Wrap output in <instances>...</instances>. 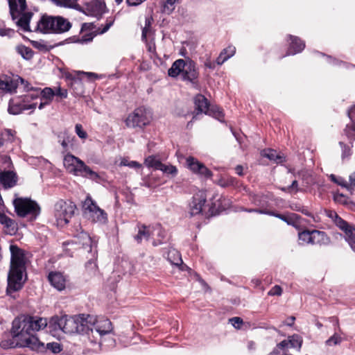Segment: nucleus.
<instances>
[{
    "label": "nucleus",
    "mask_w": 355,
    "mask_h": 355,
    "mask_svg": "<svg viewBox=\"0 0 355 355\" xmlns=\"http://www.w3.org/2000/svg\"><path fill=\"white\" fill-rule=\"evenodd\" d=\"M41 96L38 97L34 94L26 95L21 103L10 101L8 112L12 114H18L24 110L35 109L37 105L39 109L49 104L54 98L59 101L67 96V90H41Z\"/></svg>",
    "instance_id": "nucleus-1"
},
{
    "label": "nucleus",
    "mask_w": 355,
    "mask_h": 355,
    "mask_svg": "<svg viewBox=\"0 0 355 355\" xmlns=\"http://www.w3.org/2000/svg\"><path fill=\"white\" fill-rule=\"evenodd\" d=\"M11 253L10 268L8 277L7 293H11L20 290L25 280L23 275L26 272L28 261L27 253L15 245L10 246Z\"/></svg>",
    "instance_id": "nucleus-2"
},
{
    "label": "nucleus",
    "mask_w": 355,
    "mask_h": 355,
    "mask_svg": "<svg viewBox=\"0 0 355 355\" xmlns=\"http://www.w3.org/2000/svg\"><path fill=\"white\" fill-rule=\"evenodd\" d=\"M71 27V23L62 17L43 15L37 21L35 30L42 33H62Z\"/></svg>",
    "instance_id": "nucleus-3"
},
{
    "label": "nucleus",
    "mask_w": 355,
    "mask_h": 355,
    "mask_svg": "<svg viewBox=\"0 0 355 355\" xmlns=\"http://www.w3.org/2000/svg\"><path fill=\"white\" fill-rule=\"evenodd\" d=\"M168 73L171 77L181 75L183 80L193 83H197L199 75L195 62L190 60L183 59L175 61L168 69Z\"/></svg>",
    "instance_id": "nucleus-4"
},
{
    "label": "nucleus",
    "mask_w": 355,
    "mask_h": 355,
    "mask_svg": "<svg viewBox=\"0 0 355 355\" xmlns=\"http://www.w3.org/2000/svg\"><path fill=\"white\" fill-rule=\"evenodd\" d=\"M12 334L17 342V345L21 347H28L37 352L45 351L44 344L39 340L33 332L20 331V329L12 324Z\"/></svg>",
    "instance_id": "nucleus-5"
},
{
    "label": "nucleus",
    "mask_w": 355,
    "mask_h": 355,
    "mask_svg": "<svg viewBox=\"0 0 355 355\" xmlns=\"http://www.w3.org/2000/svg\"><path fill=\"white\" fill-rule=\"evenodd\" d=\"M63 164L66 169L75 175H83L92 180H97L99 175L93 171L82 160L71 154L64 156Z\"/></svg>",
    "instance_id": "nucleus-6"
},
{
    "label": "nucleus",
    "mask_w": 355,
    "mask_h": 355,
    "mask_svg": "<svg viewBox=\"0 0 355 355\" xmlns=\"http://www.w3.org/2000/svg\"><path fill=\"white\" fill-rule=\"evenodd\" d=\"M153 119V114L150 109L139 107L128 116L125 120V125L128 128H139L142 129L150 125Z\"/></svg>",
    "instance_id": "nucleus-7"
},
{
    "label": "nucleus",
    "mask_w": 355,
    "mask_h": 355,
    "mask_svg": "<svg viewBox=\"0 0 355 355\" xmlns=\"http://www.w3.org/2000/svg\"><path fill=\"white\" fill-rule=\"evenodd\" d=\"M193 103L196 112H192V120H196L199 114H206L212 115L217 119L222 121L224 114L223 111L217 106L211 105L207 98L203 95L198 94L194 97Z\"/></svg>",
    "instance_id": "nucleus-8"
},
{
    "label": "nucleus",
    "mask_w": 355,
    "mask_h": 355,
    "mask_svg": "<svg viewBox=\"0 0 355 355\" xmlns=\"http://www.w3.org/2000/svg\"><path fill=\"white\" fill-rule=\"evenodd\" d=\"M76 206L70 201L58 200L54 205V217L58 226L67 225L74 214Z\"/></svg>",
    "instance_id": "nucleus-9"
},
{
    "label": "nucleus",
    "mask_w": 355,
    "mask_h": 355,
    "mask_svg": "<svg viewBox=\"0 0 355 355\" xmlns=\"http://www.w3.org/2000/svg\"><path fill=\"white\" fill-rule=\"evenodd\" d=\"M83 212L84 216L92 222L105 223L107 220V214L89 196H87L83 202Z\"/></svg>",
    "instance_id": "nucleus-10"
},
{
    "label": "nucleus",
    "mask_w": 355,
    "mask_h": 355,
    "mask_svg": "<svg viewBox=\"0 0 355 355\" xmlns=\"http://www.w3.org/2000/svg\"><path fill=\"white\" fill-rule=\"evenodd\" d=\"M13 205L17 214L20 217L30 216L31 219H35L40 214L38 205L28 198H15Z\"/></svg>",
    "instance_id": "nucleus-11"
},
{
    "label": "nucleus",
    "mask_w": 355,
    "mask_h": 355,
    "mask_svg": "<svg viewBox=\"0 0 355 355\" xmlns=\"http://www.w3.org/2000/svg\"><path fill=\"white\" fill-rule=\"evenodd\" d=\"M12 324L20 329V331H30L35 333L44 329L47 325L46 318L38 317H24L23 318L15 319Z\"/></svg>",
    "instance_id": "nucleus-12"
},
{
    "label": "nucleus",
    "mask_w": 355,
    "mask_h": 355,
    "mask_svg": "<svg viewBox=\"0 0 355 355\" xmlns=\"http://www.w3.org/2000/svg\"><path fill=\"white\" fill-rule=\"evenodd\" d=\"M75 8L83 11L87 15L98 17L103 14L105 5L98 0H78Z\"/></svg>",
    "instance_id": "nucleus-13"
},
{
    "label": "nucleus",
    "mask_w": 355,
    "mask_h": 355,
    "mask_svg": "<svg viewBox=\"0 0 355 355\" xmlns=\"http://www.w3.org/2000/svg\"><path fill=\"white\" fill-rule=\"evenodd\" d=\"M28 87V82L18 75L12 73L0 75V89H26Z\"/></svg>",
    "instance_id": "nucleus-14"
},
{
    "label": "nucleus",
    "mask_w": 355,
    "mask_h": 355,
    "mask_svg": "<svg viewBox=\"0 0 355 355\" xmlns=\"http://www.w3.org/2000/svg\"><path fill=\"white\" fill-rule=\"evenodd\" d=\"M55 328H58L67 334H73L77 331L74 316H55L52 318Z\"/></svg>",
    "instance_id": "nucleus-15"
},
{
    "label": "nucleus",
    "mask_w": 355,
    "mask_h": 355,
    "mask_svg": "<svg viewBox=\"0 0 355 355\" xmlns=\"http://www.w3.org/2000/svg\"><path fill=\"white\" fill-rule=\"evenodd\" d=\"M186 166L193 173L200 177L209 178L212 176L211 171L206 166L199 162L196 158L189 156L186 158Z\"/></svg>",
    "instance_id": "nucleus-16"
},
{
    "label": "nucleus",
    "mask_w": 355,
    "mask_h": 355,
    "mask_svg": "<svg viewBox=\"0 0 355 355\" xmlns=\"http://www.w3.org/2000/svg\"><path fill=\"white\" fill-rule=\"evenodd\" d=\"M77 331L76 333H87L89 330L93 331V325L96 318L89 315H79L74 316Z\"/></svg>",
    "instance_id": "nucleus-17"
},
{
    "label": "nucleus",
    "mask_w": 355,
    "mask_h": 355,
    "mask_svg": "<svg viewBox=\"0 0 355 355\" xmlns=\"http://www.w3.org/2000/svg\"><path fill=\"white\" fill-rule=\"evenodd\" d=\"M335 224L345 234V239L355 252V228L349 227L347 222L343 220L340 217H338L334 221Z\"/></svg>",
    "instance_id": "nucleus-18"
},
{
    "label": "nucleus",
    "mask_w": 355,
    "mask_h": 355,
    "mask_svg": "<svg viewBox=\"0 0 355 355\" xmlns=\"http://www.w3.org/2000/svg\"><path fill=\"white\" fill-rule=\"evenodd\" d=\"M207 200V195L205 191H199L196 193L189 204L190 213L191 215H197L202 210V207Z\"/></svg>",
    "instance_id": "nucleus-19"
},
{
    "label": "nucleus",
    "mask_w": 355,
    "mask_h": 355,
    "mask_svg": "<svg viewBox=\"0 0 355 355\" xmlns=\"http://www.w3.org/2000/svg\"><path fill=\"white\" fill-rule=\"evenodd\" d=\"M17 175L13 171H0V183L3 188L9 189L13 187L17 184Z\"/></svg>",
    "instance_id": "nucleus-20"
},
{
    "label": "nucleus",
    "mask_w": 355,
    "mask_h": 355,
    "mask_svg": "<svg viewBox=\"0 0 355 355\" xmlns=\"http://www.w3.org/2000/svg\"><path fill=\"white\" fill-rule=\"evenodd\" d=\"M248 211H254V212H257V213H259L261 214H267V215L272 216H275V217H277V218L281 219L282 220L286 223L288 225H295L296 219L297 218V215L295 214H292L290 215H282L280 214L275 213L274 211L262 210V209H252V210H248Z\"/></svg>",
    "instance_id": "nucleus-21"
},
{
    "label": "nucleus",
    "mask_w": 355,
    "mask_h": 355,
    "mask_svg": "<svg viewBox=\"0 0 355 355\" xmlns=\"http://www.w3.org/2000/svg\"><path fill=\"white\" fill-rule=\"evenodd\" d=\"M51 284L58 291H62L65 288L66 279L61 272H51L48 276Z\"/></svg>",
    "instance_id": "nucleus-22"
},
{
    "label": "nucleus",
    "mask_w": 355,
    "mask_h": 355,
    "mask_svg": "<svg viewBox=\"0 0 355 355\" xmlns=\"http://www.w3.org/2000/svg\"><path fill=\"white\" fill-rule=\"evenodd\" d=\"M10 14L13 19L19 17L26 8V0H8Z\"/></svg>",
    "instance_id": "nucleus-23"
},
{
    "label": "nucleus",
    "mask_w": 355,
    "mask_h": 355,
    "mask_svg": "<svg viewBox=\"0 0 355 355\" xmlns=\"http://www.w3.org/2000/svg\"><path fill=\"white\" fill-rule=\"evenodd\" d=\"M93 327L101 336L109 334L112 329V323L107 319L96 320L92 328Z\"/></svg>",
    "instance_id": "nucleus-24"
},
{
    "label": "nucleus",
    "mask_w": 355,
    "mask_h": 355,
    "mask_svg": "<svg viewBox=\"0 0 355 355\" xmlns=\"http://www.w3.org/2000/svg\"><path fill=\"white\" fill-rule=\"evenodd\" d=\"M290 47L287 55H294L300 53L305 46L303 41L299 37L291 35L290 37Z\"/></svg>",
    "instance_id": "nucleus-25"
},
{
    "label": "nucleus",
    "mask_w": 355,
    "mask_h": 355,
    "mask_svg": "<svg viewBox=\"0 0 355 355\" xmlns=\"http://www.w3.org/2000/svg\"><path fill=\"white\" fill-rule=\"evenodd\" d=\"M138 233L134 236L135 240L140 243L144 240H148L152 234L151 227L145 225H138Z\"/></svg>",
    "instance_id": "nucleus-26"
},
{
    "label": "nucleus",
    "mask_w": 355,
    "mask_h": 355,
    "mask_svg": "<svg viewBox=\"0 0 355 355\" xmlns=\"http://www.w3.org/2000/svg\"><path fill=\"white\" fill-rule=\"evenodd\" d=\"M329 239L324 232L318 230L311 231V245L327 244Z\"/></svg>",
    "instance_id": "nucleus-27"
},
{
    "label": "nucleus",
    "mask_w": 355,
    "mask_h": 355,
    "mask_svg": "<svg viewBox=\"0 0 355 355\" xmlns=\"http://www.w3.org/2000/svg\"><path fill=\"white\" fill-rule=\"evenodd\" d=\"M0 223L6 228V231L12 234L15 232L16 227L13 220L0 211Z\"/></svg>",
    "instance_id": "nucleus-28"
},
{
    "label": "nucleus",
    "mask_w": 355,
    "mask_h": 355,
    "mask_svg": "<svg viewBox=\"0 0 355 355\" xmlns=\"http://www.w3.org/2000/svg\"><path fill=\"white\" fill-rule=\"evenodd\" d=\"M262 156L268 158L271 161H274L275 163H282L285 161V158L278 154L276 150L272 149L264 150L261 153Z\"/></svg>",
    "instance_id": "nucleus-29"
},
{
    "label": "nucleus",
    "mask_w": 355,
    "mask_h": 355,
    "mask_svg": "<svg viewBox=\"0 0 355 355\" xmlns=\"http://www.w3.org/2000/svg\"><path fill=\"white\" fill-rule=\"evenodd\" d=\"M17 24V25L24 31H30L29 22L32 17V14L30 12L23 13L21 12Z\"/></svg>",
    "instance_id": "nucleus-30"
},
{
    "label": "nucleus",
    "mask_w": 355,
    "mask_h": 355,
    "mask_svg": "<svg viewBox=\"0 0 355 355\" xmlns=\"http://www.w3.org/2000/svg\"><path fill=\"white\" fill-rule=\"evenodd\" d=\"M77 76V78L73 79L74 83L79 81L83 83L93 81L98 77L96 73L83 71L78 72Z\"/></svg>",
    "instance_id": "nucleus-31"
},
{
    "label": "nucleus",
    "mask_w": 355,
    "mask_h": 355,
    "mask_svg": "<svg viewBox=\"0 0 355 355\" xmlns=\"http://www.w3.org/2000/svg\"><path fill=\"white\" fill-rule=\"evenodd\" d=\"M217 184L222 187L234 186L237 184L236 179L229 175H223L216 182Z\"/></svg>",
    "instance_id": "nucleus-32"
},
{
    "label": "nucleus",
    "mask_w": 355,
    "mask_h": 355,
    "mask_svg": "<svg viewBox=\"0 0 355 355\" xmlns=\"http://www.w3.org/2000/svg\"><path fill=\"white\" fill-rule=\"evenodd\" d=\"M15 139V132L9 129L5 130L0 134V147L3 146L6 141L13 142Z\"/></svg>",
    "instance_id": "nucleus-33"
},
{
    "label": "nucleus",
    "mask_w": 355,
    "mask_h": 355,
    "mask_svg": "<svg viewBox=\"0 0 355 355\" xmlns=\"http://www.w3.org/2000/svg\"><path fill=\"white\" fill-rule=\"evenodd\" d=\"M144 164L148 168L159 170L162 163L156 157L151 155L145 159Z\"/></svg>",
    "instance_id": "nucleus-34"
},
{
    "label": "nucleus",
    "mask_w": 355,
    "mask_h": 355,
    "mask_svg": "<svg viewBox=\"0 0 355 355\" xmlns=\"http://www.w3.org/2000/svg\"><path fill=\"white\" fill-rule=\"evenodd\" d=\"M159 170L167 175H171L172 177L176 176L178 172L177 167L171 164H162Z\"/></svg>",
    "instance_id": "nucleus-35"
},
{
    "label": "nucleus",
    "mask_w": 355,
    "mask_h": 355,
    "mask_svg": "<svg viewBox=\"0 0 355 355\" xmlns=\"http://www.w3.org/2000/svg\"><path fill=\"white\" fill-rule=\"evenodd\" d=\"M290 347L297 348L300 349L302 344V338L299 335H293L289 336L288 338Z\"/></svg>",
    "instance_id": "nucleus-36"
},
{
    "label": "nucleus",
    "mask_w": 355,
    "mask_h": 355,
    "mask_svg": "<svg viewBox=\"0 0 355 355\" xmlns=\"http://www.w3.org/2000/svg\"><path fill=\"white\" fill-rule=\"evenodd\" d=\"M298 238L302 245L311 244V231L304 230L300 232Z\"/></svg>",
    "instance_id": "nucleus-37"
},
{
    "label": "nucleus",
    "mask_w": 355,
    "mask_h": 355,
    "mask_svg": "<svg viewBox=\"0 0 355 355\" xmlns=\"http://www.w3.org/2000/svg\"><path fill=\"white\" fill-rule=\"evenodd\" d=\"M17 52L25 59L28 60L33 57V51L25 46L20 45L17 47Z\"/></svg>",
    "instance_id": "nucleus-38"
},
{
    "label": "nucleus",
    "mask_w": 355,
    "mask_h": 355,
    "mask_svg": "<svg viewBox=\"0 0 355 355\" xmlns=\"http://www.w3.org/2000/svg\"><path fill=\"white\" fill-rule=\"evenodd\" d=\"M46 349H49L53 353L57 354L62 351V346L57 342L49 343L45 345V350Z\"/></svg>",
    "instance_id": "nucleus-39"
},
{
    "label": "nucleus",
    "mask_w": 355,
    "mask_h": 355,
    "mask_svg": "<svg viewBox=\"0 0 355 355\" xmlns=\"http://www.w3.org/2000/svg\"><path fill=\"white\" fill-rule=\"evenodd\" d=\"M78 239H80L79 243H81L83 245V247H91L92 239L87 233L81 232L78 237Z\"/></svg>",
    "instance_id": "nucleus-40"
},
{
    "label": "nucleus",
    "mask_w": 355,
    "mask_h": 355,
    "mask_svg": "<svg viewBox=\"0 0 355 355\" xmlns=\"http://www.w3.org/2000/svg\"><path fill=\"white\" fill-rule=\"evenodd\" d=\"M330 179L331 181H333L334 182H335L336 184L341 186L342 187H345V188H347V189H349V187L347 184V182H346L345 180H344L343 178H340V177H336L335 175L334 174H331L329 176Z\"/></svg>",
    "instance_id": "nucleus-41"
},
{
    "label": "nucleus",
    "mask_w": 355,
    "mask_h": 355,
    "mask_svg": "<svg viewBox=\"0 0 355 355\" xmlns=\"http://www.w3.org/2000/svg\"><path fill=\"white\" fill-rule=\"evenodd\" d=\"M177 0H166V3L163 6V12L170 14L175 8V3Z\"/></svg>",
    "instance_id": "nucleus-42"
},
{
    "label": "nucleus",
    "mask_w": 355,
    "mask_h": 355,
    "mask_svg": "<svg viewBox=\"0 0 355 355\" xmlns=\"http://www.w3.org/2000/svg\"><path fill=\"white\" fill-rule=\"evenodd\" d=\"M56 4L63 6L75 8L78 0H52Z\"/></svg>",
    "instance_id": "nucleus-43"
},
{
    "label": "nucleus",
    "mask_w": 355,
    "mask_h": 355,
    "mask_svg": "<svg viewBox=\"0 0 355 355\" xmlns=\"http://www.w3.org/2000/svg\"><path fill=\"white\" fill-rule=\"evenodd\" d=\"M236 52V48L234 46H229L227 48L224 49L221 52L220 54L223 55V56H225L226 59H229L231 57H232Z\"/></svg>",
    "instance_id": "nucleus-44"
},
{
    "label": "nucleus",
    "mask_w": 355,
    "mask_h": 355,
    "mask_svg": "<svg viewBox=\"0 0 355 355\" xmlns=\"http://www.w3.org/2000/svg\"><path fill=\"white\" fill-rule=\"evenodd\" d=\"M75 132L76 135L82 139H86L87 138V133L83 129L81 124H76L75 126Z\"/></svg>",
    "instance_id": "nucleus-45"
},
{
    "label": "nucleus",
    "mask_w": 355,
    "mask_h": 355,
    "mask_svg": "<svg viewBox=\"0 0 355 355\" xmlns=\"http://www.w3.org/2000/svg\"><path fill=\"white\" fill-rule=\"evenodd\" d=\"M151 24V19L150 18H146L145 20V26L142 30L141 37L142 40H146L148 34L150 33V26Z\"/></svg>",
    "instance_id": "nucleus-46"
},
{
    "label": "nucleus",
    "mask_w": 355,
    "mask_h": 355,
    "mask_svg": "<svg viewBox=\"0 0 355 355\" xmlns=\"http://www.w3.org/2000/svg\"><path fill=\"white\" fill-rule=\"evenodd\" d=\"M120 165H121V166H129L130 168H141V164H139V162H137L136 161H130V162H129L127 159H123L121 162Z\"/></svg>",
    "instance_id": "nucleus-47"
},
{
    "label": "nucleus",
    "mask_w": 355,
    "mask_h": 355,
    "mask_svg": "<svg viewBox=\"0 0 355 355\" xmlns=\"http://www.w3.org/2000/svg\"><path fill=\"white\" fill-rule=\"evenodd\" d=\"M94 37V34L93 33H89L85 35H82V37L78 39V42L81 44H85L91 42Z\"/></svg>",
    "instance_id": "nucleus-48"
},
{
    "label": "nucleus",
    "mask_w": 355,
    "mask_h": 355,
    "mask_svg": "<svg viewBox=\"0 0 355 355\" xmlns=\"http://www.w3.org/2000/svg\"><path fill=\"white\" fill-rule=\"evenodd\" d=\"M340 340L341 338L338 335L334 334L327 340V344L329 345H337L340 343Z\"/></svg>",
    "instance_id": "nucleus-49"
},
{
    "label": "nucleus",
    "mask_w": 355,
    "mask_h": 355,
    "mask_svg": "<svg viewBox=\"0 0 355 355\" xmlns=\"http://www.w3.org/2000/svg\"><path fill=\"white\" fill-rule=\"evenodd\" d=\"M282 288L279 286H273L268 292V295H272V296H274V295H277V296H279L282 295Z\"/></svg>",
    "instance_id": "nucleus-50"
},
{
    "label": "nucleus",
    "mask_w": 355,
    "mask_h": 355,
    "mask_svg": "<svg viewBox=\"0 0 355 355\" xmlns=\"http://www.w3.org/2000/svg\"><path fill=\"white\" fill-rule=\"evenodd\" d=\"M171 255H173L175 257V261H171V263L175 265H179L182 262V259L180 257L179 253L175 250H171L168 253V257Z\"/></svg>",
    "instance_id": "nucleus-51"
},
{
    "label": "nucleus",
    "mask_w": 355,
    "mask_h": 355,
    "mask_svg": "<svg viewBox=\"0 0 355 355\" xmlns=\"http://www.w3.org/2000/svg\"><path fill=\"white\" fill-rule=\"evenodd\" d=\"M230 322L237 329H239L241 327V324L243 323V320L239 318V317H234L230 319Z\"/></svg>",
    "instance_id": "nucleus-52"
},
{
    "label": "nucleus",
    "mask_w": 355,
    "mask_h": 355,
    "mask_svg": "<svg viewBox=\"0 0 355 355\" xmlns=\"http://www.w3.org/2000/svg\"><path fill=\"white\" fill-rule=\"evenodd\" d=\"M325 214L327 217L331 218L334 222L338 217L337 213L333 210H325Z\"/></svg>",
    "instance_id": "nucleus-53"
},
{
    "label": "nucleus",
    "mask_w": 355,
    "mask_h": 355,
    "mask_svg": "<svg viewBox=\"0 0 355 355\" xmlns=\"http://www.w3.org/2000/svg\"><path fill=\"white\" fill-rule=\"evenodd\" d=\"M297 182L296 180L293 181L291 186L286 187V188H282V190L284 191H290L292 189H295L296 191H297Z\"/></svg>",
    "instance_id": "nucleus-54"
},
{
    "label": "nucleus",
    "mask_w": 355,
    "mask_h": 355,
    "mask_svg": "<svg viewBox=\"0 0 355 355\" xmlns=\"http://www.w3.org/2000/svg\"><path fill=\"white\" fill-rule=\"evenodd\" d=\"M277 346H278V347H279L281 349L289 348L290 345H289L288 340H282L281 343H279L278 344Z\"/></svg>",
    "instance_id": "nucleus-55"
},
{
    "label": "nucleus",
    "mask_w": 355,
    "mask_h": 355,
    "mask_svg": "<svg viewBox=\"0 0 355 355\" xmlns=\"http://www.w3.org/2000/svg\"><path fill=\"white\" fill-rule=\"evenodd\" d=\"M226 60H227V59H226V58H225V56H223V55H221L220 53V55H218V57L216 59V64H218V65H221L223 64Z\"/></svg>",
    "instance_id": "nucleus-56"
},
{
    "label": "nucleus",
    "mask_w": 355,
    "mask_h": 355,
    "mask_svg": "<svg viewBox=\"0 0 355 355\" xmlns=\"http://www.w3.org/2000/svg\"><path fill=\"white\" fill-rule=\"evenodd\" d=\"M205 66L206 68L214 69L216 67V63L214 62H211V60H207L205 62Z\"/></svg>",
    "instance_id": "nucleus-57"
},
{
    "label": "nucleus",
    "mask_w": 355,
    "mask_h": 355,
    "mask_svg": "<svg viewBox=\"0 0 355 355\" xmlns=\"http://www.w3.org/2000/svg\"><path fill=\"white\" fill-rule=\"evenodd\" d=\"M143 0H126V2L129 6H137Z\"/></svg>",
    "instance_id": "nucleus-58"
},
{
    "label": "nucleus",
    "mask_w": 355,
    "mask_h": 355,
    "mask_svg": "<svg viewBox=\"0 0 355 355\" xmlns=\"http://www.w3.org/2000/svg\"><path fill=\"white\" fill-rule=\"evenodd\" d=\"M235 171L237 175L242 176L243 175V167L241 165H238L235 168Z\"/></svg>",
    "instance_id": "nucleus-59"
},
{
    "label": "nucleus",
    "mask_w": 355,
    "mask_h": 355,
    "mask_svg": "<svg viewBox=\"0 0 355 355\" xmlns=\"http://www.w3.org/2000/svg\"><path fill=\"white\" fill-rule=\"evenodd\" d=\"M148 51L150 53H154L155 52V45L154 43L147 44Z\"/></svg>",
    "instance_id": "nucleus-60"
},
{
    "label": "nucleus",
    "mask_w": 355,
    "mask_h": 355,
    "mask_svg": "<svg viewBox=\"0 0 355 355\" xmlns=\"http://www.w3.org/2000/svg\"><path fill=\"white\" fill-rule=\"evenodd\" d=\"M12 32V30L10 29H1L0 30V35L1 36H6L9 35V33Z\"/></svg>",
    "instance_id": "nucleus-61"
},
{
    "label": "nucleus",
    "mask_w": 355,
    "mask_h": 355,
    "mask_svg": "<svg viewBox=\"0 0 355 355\" xmlns=\"http://www.w3.org/2000/svg\"><path fill=\"white\" fill-rule=\"evenodd\" d=\"M349 181L351 185L355 186V171L350 175Z\"/></svg>",
    "instance_id": "nucleus-62"
},
{
    "label": "nucleus",
    "mask_w": 355,
    "mask_h": 355,
    "mask_svg": "<svg viewBox=\"0 0 355 355\" xmlns=\"http://www.w3.org/2000/svg\"><path fill=\"white\" fill-rule=\"evenodd\" d=\"M112 25V22L107 23L105 26L103 28V30L101 31V33H104L106 31H108V29L110 28V26Z\"/></svg>",
    "instance_id": "nucleus-63"
},
{
    "label": "nucleus",
    "mask_w": 355,
    "mask_h": 355,
    "mask_svg": "<svg viewBox=\"0 0 355 355\" xmlns=\"http://www.w3.org/2000/svg\"><path fill=\"white\" fill-rule=\"evenodd\" d=\"M350 155V150L348 149L347 150H345L343 153V157H347Z\"/></svg>",
    "instance_id": "nucleus-64"
}]
</instances>
